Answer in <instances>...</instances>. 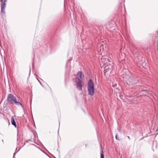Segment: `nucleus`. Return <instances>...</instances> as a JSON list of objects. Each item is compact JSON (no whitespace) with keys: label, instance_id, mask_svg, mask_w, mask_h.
<instances>
[{"label":"nucleus","instance_id":"obj_19","mask_svg":"<svg viewBox=\"0 0 158 158\" xmlns=\"http://www.w3.org/2000/svg\"><path fill=\"white\" fill-rule=\"evenodd\" d=\"M141 91H142V92H147V91H146L145 90H142Z\"/></svg>","mask_w":158,"mask_h":158},{"label":"nucleus","instance_id":"obj_27","mask_svg":"<svg viewBox=\"0 0 158 158\" xmlns=\"http://www.w3.org/2000/svg\"><path fill=\"white\" fill-rule=\"evenodd\" d=\"M20 148H19V150H18V151H19V150H20Z\"/></svg>","mask_w":158,"mask_h":158},{"label":"nucleus","instance_id":"obj_7","mask_svg":"<svg viewBox=\"0 0 158 158\" xmlns=\"http://www.w3.org/2000/svg\"><path fill=\"white\" fill-rule=\"evenodd\" d=\"M11 121L12 124L14 126L15 128H16V125L14 117H12L11 118Z\"/></svg>","mask_w":158,"mask_h":158},{"label":"nucleus","instance_id":"obj_22","mask_svg":"<svg viewBox=\"0 0 158 158\" xmlns=\"http://www.w3.org/2000/svg\"><path fill=\"white\" fill-rule=\"evenodd\" d=\"M2 142H3V143H4L3 140L2 139Z\"/></svg>","mask_w":158,"mask_h":158},{"label":"nucleus","instance_id":"obj_6","mask_svg":"<svg viewBox=\"0 0 158 158\" xmlns=\"http://www.w3.org/2000/svg\"><path fill=\"white\" fill-rule=\"evenodd\" d=\"M77 75L79 77V78H78L77 79H80L81 80H83L84 75L82 74V73L81 71L78 72L77 74Z\"/></svg>","mask_w":158,"mask_h":158},{"label":"nucleus","instance_id":"obj_26","mask_svg":"<svg viewBox=\"0 0 158 158\" xmlns=\"http://www.w3.org/2000/svg\"><path fill=\"white\" fill-rule=\"evenodd\" d=\"M100 47L102 48V46H101Z\"/></svg>","mask_w":158,"mask_h":158},{"label":"nucleus","instance_id":"obj_28","mask_svg":"<svg viewBox=\"0 0 158 158\" xmlns=\"http://www.w3.org/2000/svg\"><path fill=\"white\" fill-rule=\"evenodd\" d=\"M101 48H100V51L101 50Z\"/></svg>","mask_w":158,"mask_h":158},{"label":"nucleus","instance_id":"obj_25","mask_svg":"<svg viewBox=\"0 0 158 158\" xmlns=\"http://www.w3.org/2000/svg\"><path fill=\"white\" fill-rule=\"evenodd\" d=\"M37 80H38V81H39V82H40V81H39V80L37 79Z\"/></svg>","mask_w":158,"mask_h":158},{"label":"nucleus","instance_id":"obj_23","mask_svg":"<svg viewBox=\"0 0 158 158\" xmlns=\"http://www.w3.org/2000/svg\"><path fill=\"white\" fill-rule=\"evenodd\" d=\"M156 33H157V34H158V30L157 31H156Z\"/></svg>","mask_w":158,"mask_h":158},{"label":"nucleus","instance_id":"obj_24","mask_svg":"<svg viewBox=\"0 0 158 158\" xmlns=\"http://www.w3.org/2000/svg\"><path fill=\"white\" fill-rule=\"evenodd\" d=\"M39 83H40V85H42L41 83V82H40Z\"/></svg>","mask_w":158,"mask_h":158},{"label":"nucleus","instance_id":"obj_17","mask_svg":"<svg viewBox=\"0 0 158 158\" xmlns=\"http://www.w3.org/2000/svg\"><path fill=\"white\" fill-rule=\"evenodd\" d=\"M6 1L7 0H4L3 2H4V3H5V2H6Z\"/></svg>","mask_w":158,"mask_h":158},{"label":"nucleus","instance_id":"obj_16","mask_svg":"<svg viewBox=\"0 0 158 158\" xmlns=\"http://www.w3.org/2000/svg\"><path fill=\"white\" fill-rule=\"evenodd\" d=\"M31 72V68H30V71H29V75L30 74Z\"/></svg>","mask_w":158,"mask_h":158},{"label":"nucleus","instance_id":"obj_11","mask_svg":"<svg viewBox=\"0 0 158 158\" xmlns=\"http://www.w3.org/2000/svg\"><path fill=\"white\" fill-rule=\"evenodd\" d=\"M1 12L5 14V8H1Z\"/></svg>","mask_w":158,"mask_h":158},{"label":"nucleus","instance_id":"obj_4","mask_svg":"<svg viewBox=\"0 0 158 158\" xmlns=\"http://www.w3.org/2000/svg\"><path fill=\"white\" fill-rule=\"evenodd\" d=\"M16 100V98L14 96L11 94H9L8 96L7 100L9 103L11 104H13L15 100Z\"/></svg>","mask_w":158,"mask_h":158},{"label":"nucleus","instance_id":"obj_10","mask_svg":"<svg viewBox=\"0 0 158 158\" xmlns=\"http://www.w3.org/2000/svg\"><path fill=\"white\" fill-rule=\"evenodd\" d=\"M5 5H6V3H4V2H2L1 3V8H5Z\"/></svg>","mask_w":158,"mask_h":158},{"label":"nucleus","instance_id":"obj_20","mask_svg":"<svg viewBox=\"0 0 158 158\" xmlns=\"http://www.w3.org/2000/svg\"><path fill=\"white\" fill-rule=\"evenodd\" d=\"M127 138L129 139H130V137L128 136L127 137Z\"/></svg>","mask_w":158,"mask_h":158},{"label":"nucleus","instance_id":"obj_29","mask_svg":"<svg viewBox=\"0 0 158 158\" xmlns=\"http://www.w3.org/2000/svg\"><path fill=\"white\" fill-rule=\"evenodd\" d=\"M16 150H17V148H16L15 151H16Z\"/></svg>","mask_w":158,"mask_h":158},{"label":"nucleus","instance_id":"obj_13","mask_svg":"<svg viewBox=\"0 0 158 158\" xmlns=\"http://www.w3.org/2000/svg\"><path fill=\"white\" fill-rule=\"evenodd\" d=\"M118 135L117 134L116 135H115V139L118 140H120V139L118 137Z\"/></svg>","mask_w":158,"mask_h":158},{"label":"nucleus","instance_id":"obj_15","mask_svg":"<svg viewBox=\"0 0 158 158\" xmlns=\"http://www.w3.org/2000/svg\"><path fill=\"white\" fill-rule=\"evenodd\" d=\"M118 131L119 132H121V131L120 130V129H118Z\"/></svg>","mask_w":158,"mask_h":158},{"label":"nucleus","instance_id":"obj_21","mask_svg":"<svg viewBox=\"0 0 158 158\" xmlns=\"http://www.w3.org/2000/svg\"><path fill=\"white\" fill-rule=\"evenodd\" d=\"M15 153L14 154V155H13V158H14V156H15Z\"/></svg>","mask_w":158,"mask_h":158},{"label":"nucleus","instance_id":"obj_18","mask_svg":"<svg viewBox=\"0 0 158 158\" xmlns=\"http://www.w3.org/2000/svg\"><path fill=\"white\" fill-rule=\"evenodd\" d=\"M69 61H70V60H67V64H68V62H69Z\"/></svg>","mask_w":158,"mask_h":158},{"label":"nucleus","instance_id":"obj_1","mask_svg":"<svg viewBox=\"0 0 158 158\" xmlns=\"http://www.w3.org/2000/svg\"><path fill=\"white\" fill-rule=\"evenodd\" d=\"M125 80L126 83L129 85H133L138 82V80L135 78L133 75L126 76Z\"/></svg>","mask_w":158,"mask_h":158},{"label":"nucleus","instance_id":"obj_12","mask_svg":"<svg viewBox=\"0 0 158 158\" xmlns=\"http://www.w3.org/2000/svg\"><path fill=\"white\" fill-rule=\"evenodd\" d=\"M100 158H104V155L102 153V152H101Z\"/></svg>","mask_w":158,"mask_h":158},{"label":"nucleus","instance_id":"obj_8","mask_svg":"<svg viewBox=\"0 0 158 158\" xmlns=\"http://www.w3.org/2000/svg\"><path fill=\"white\" fill-rule=\"evenodd\" d=\"M14 104H15L16 105L18 106H21L22 107H23L21 103L19 102L18 100V101L16 100V99L14 101Z\"/></svg>","mask_w":158,"mask_h":158},{"label":"nucleus","instance_id":"obj_5","mask_svg":"<svg viewBox=\"0 0 158 158\" xmlns=\"http://www.w3.org/2000/svg\"><path fill=\"white\" fill-rule=\"evenodd\" d=\"M112 68V67L111 66L106 67L104 70L105 73L106 72H110V73Z\"/></svg>","mask_w":158,"mask_h":158},{"label":"nucleus","instance_id":"obj_9","mask_svg":"<svg viewBox=\"0 0 158 158\" xmlns=\"http://www.w3.org/2000/svg\"><path fill=\"white\" fill-rule=\"evenodd\" d=\"M139 64L144 69L146 68V64L144 62H141L140 61V62L139 63Z\"/></svg>","mask_w":158,"mask_h":158},{"label":"nucleus","instance_id":"obj_14","mask_svg":"<svg viewBox=\"0 0 158 158\" xmlns=\"http://www.w3.org/2000/svg\"><path fill=\"white\" fill-rule=\"evenodd\" d=\"M117 86V84H114L113 85V87H116H116Z\"/></svg>","mask_w":158,"mask_h":158},{"label":"nucleus","instance_id":"obj_3","mask_svg":"<svg viewBox=\"0 0 158 158\" xmlns=\"http://www.w3.org/2000/svg\"><path fill=\"white\" fill-rule=\"evenodd\" d=\"M82 82V80L80 79H77L75 81L77 88L78 90H82L83 86Z\"/></svg>","mask_w":158,"mask_h":158},{"label":"nucleus","instance_id":"obj_2","mask_svg":"<svg viewBox=\"0 0 158 158\" xmlns=\"http://www.w3.org/2000/svg\"><path fill=\"white\" fill-rule=\"evenodd\" d=\"M87 90L88 94L91 96H93L95 93V89L93 82L89 79L88 82Z\"/></svg>","mask_w":158,"mask_h":158}]
</instances>
